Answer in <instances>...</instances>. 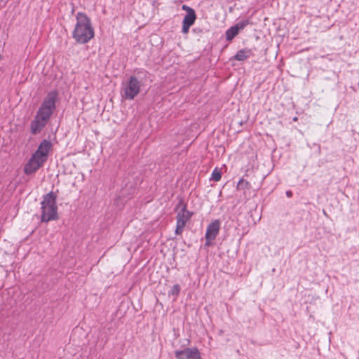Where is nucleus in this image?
Returning <instances> with one entry per match:
<instances>
[{"label":"nucleus","mask_w":359,"mask_h":359,"mask_svg":"<svg viewBox=\"0 0 359 359\" xmlns=\"http://www.w3.org/2000/svg\"><path fill=\"white\" fill-rule=\"evenodd\" d=\"M221 172L218 170L217 168H215L212 172L210 180H214L215 182H218L221 180Z\"/></svg>","instance_id":"14"},{"label":"nucleus","mask_w":359,"mask_h":359,"mask_svg":"<svg viewBox=\"0 0 359 359\" xmlns=\"http://www.w3.org/2000/svg\"><path fill=\"white\" fill-rule=\"evenodd\" d=\"M180 292V286L178 284H175L172 286L169 295L177 297Z\"/></svg>","instance_id":"16"},{"label":"nucleus","mask_w":359,"mask_h":359,"mask_svg":"<svg viewBox=\"0 0 359 359\" xmlns=\"http://www.w3.org/2000/svg\"><path fill=\"white\" fill-rule=\"evenodd\" d=\"M249 20H243L236 24L234 27H237L238 30L240 31L241 29H243L248 25H249Z\"/></svg>","instance_id":"15"},{"label":"nucleus","mask_w":359,"mask_h":359,"mask_svg":"<svg viewBox=\"0 0 359 359\" xmlns=\"http://www.w3.org/2000/svg\"><path fill=\"white\" fill-rule=\"evenodd\" d=\"M4 1V0H0V3H1V1Z\"/></svg>","instance_id":"21"},{"label":"nucleus","mask_w":359,"mask_h":359,"mask_svg":"<svg viewBox=\"0 0 359 359\" xmlns=\"http://www.w3.org/2000/svg\"><path fill=\"white\" fill-rule=\"evenodd\" d=\"M239 31L237 27L234 26L231 27L226 32V39L229 41H231L236 35H238Z\"/></svg>","instance_id":"11"},{"label":"nucleus","mask_w":359,"mask_h":359,"mask_svg":"<svg viewBox=\"0 0 359 359\" xmlns=\"http://www.w3.org/2000/svg\"><path fill=\"white\" fill-rule=\"evenodd\" d=\"M131 191L133 192L135 190V187H130Z\"/></svg>","instance_id":"19"},{"label":"nucleus","mask_w":359,"mask_h":359,"mask_svg":"<svg viewBox=\"0 0 359 359\" xmlns=\"http://www.w3.org/2000/svg\"><path fill=\"white\" fill-rule=\"evenodd\" d=\"M175 355L177 359H202L196 348H187L182 351H176Z\"/></svg>","instance_id":"8"},{"label":"nucleus","mask_w":359,"mask_h":359,"mask_svg":"<svg viewBox=\"0 0 359 359\" xmlns=\"http://www.w3.org/2000/svg\"><path fill=\"white\" fill-rule=\"evenodd\" d=\"M176 209H180L177 215V225L175 233L180 235L182 233L186 224L191 219L193 212L187 210V205L183 200H180L176 206Z\"/></svg>","instance_id":"5"},{"label":"nucleus","mask_w":359,"mask_h":359,"mask_svg":"<svg viewBox=\"0 0 359 359\" xmlns=\"http://www.w3.org/2000/svg\"><path fill=\"white\" fill-rule=\"evenodd\" d=\"M286 195L287 197H291L292 196V192L291 191H286Z\"/></svg>","instance_id":"17"},{"label":"nucleus","mask_w":359,"mask_h":359,"mask_svg":"<svg viewBox=\"0 0 359 359\" xmlns=\"http://www.w3.org/2000/svg\"><path fill=\"white\" fill-rule=\"evenodd\" d=\"M148 72L144 69L135 72V75L130 76L126 83H123L122 97L126 100H133L140 92L142 79Z\"/></svg>","instance_id":"3"},{"label":"nucleus","mask_w":359,"mask_h":359,"mask_svg":"<svg viewBox=\"0 0 359 359\" xmlns=\"http://www.w3.org/2000/svg\"><path fill=\"white\" fill-rule=\"evenodd\" d=\"M57 93L50 92L43 100L30 123V132L32 135L39 134L49 121L55 109Z\"/></svg>","instance_id":"1"},{"label":"nucleus","mask_w":359,"mask_h":359,"mask_svg":"<svg viewBox=\"0 0 359 359\" xmlns=\"http://www.w3.org/2000/svg\"><path fill=\"white\" fill-rule=\"evenodd\" d=\"M219 229L220 222L218 219L214 220L208 226L205 233V240L208 243L215 239Z\"/></svg>","instance_id":"10"},{"label":"nucleus","mask_w":359,"mask_h":359,"mask_svg":"<svg viewBox=\"0 0 359 359\" xmlns=\"http://www.w3.org/2000/svg\"><path fill=\"white\" fill-rule=\"evenodd\" d=\"M210 245V242H208V243L207 241L205 242V245H208H208Z\"/></svg>","instance_id":"18"},{"label":"nucleus","mask_w":359,"mask_h":359,"mask_svg":"<svg viewBox=\"0 0 359 359\" xmlns=\"http://www.w3.org/2000/svg\"><path fill=\"white\" fill-rule=\"evenodd\" d=\"M44 163V161L38 159L37 157L32 154L24 167V172L26 175H32L39 170Z\"/></svg>","instance_id":"9"},{"label":"nucleus","mask_w":359,"mask_h":359,"mask_svg":"<svg viewBox=\"0 0 359 359\" xmlns=\"http://www.w3.org/2000/svg\"><path fill=\"white\" fill-rule=\"evenodd\" d=\"M182 9L187 13L182 21V32L183 34H187L190 27L194 24L196 20V14L194 9L186 4L182 5Z\"/></svg>","instance_id":"6"},{"label":"nucleus","mask_w":359,"mask_h":359,"mask_svg":"<svg viewBox=\"0 0 359 359\" xmlns=\"http://www.w3.org/2000/svg\"><path fill=\"white\" fill-rule=\"evenodd\" d=\"M76 23L72 32V37L79 43H88L95 35L90 19L86 14L79 12L76 15Z\"/></svg>","instance_id":"2"},{"label":"nucleus","mask_w":359,"mask_h":359,"mask_svg":"<svg viewBox=\"0 0 359 359\" xmlns=\"http://www.w3.org/2000/svg\"><path fill=\"white\" fill-rule=\"evenodd\" d=\"M293 121H297V117H294V118H293Z\"/></svg>","instance_id":"20"},{"label":"nucleus","mask_w":359,"mask_h":359,"mask_svg":"<svg viewBox=\"0 0 359 359\" xmlns=\"http://www.w3.org/2000/svg\"><path fill=\"white\" fill-rule=\"evenodd\" d=\"M251 187H252V186L248 181L244 180L243 178H241L237 184L236 189H237V190L245 191V190L250 189Z\"/></svg>","instance_id":"12"},{"label":"nucleus","mask_w":359,"mask_h":359,"mask_svg":"<svg viewBox=\"0 0 359 359\" xmlns=\"http://www.w3.org/2000/svg\"><path fill=\"white\" fill-rule=\"evenodd\" d=\"M52 148V143L50 140H43L38 147L37 150L33 154L38 159L46 162L48 158L49 151Z\"/></svg>","instance_id":"7"},{"label":"nucleus","mask_w":359,"mask_h":359,"mask_svg":"<svg viewBox=\"0 0 359 359\" xmlns=\"http://www.w3.org/2000/svg\"><path fill=\"white\" fill-rule=\"evenodd\" d=\"M250 50H246L245 49L240 50L235 55L234 58L238 61H243L248 58Z\"/></svg>","instance_id":"13"},{"label":"nucleus","mask_w":359,"mask_h":359,"mask_svg":"<svg viewBox=\"0 0 359 359\" xmlns=\"http://www.w3.org/2000/svg\"><path fill=\"white\" fill-rule=\"evenodd\" d=\"M56 201L57 194L53 191L43 196V201L41 202L42 222H48L58 219Z\"/></svg>","instance_id":"4"}]
</instances>
